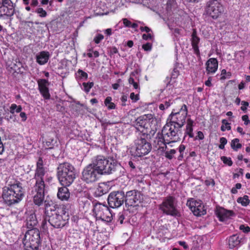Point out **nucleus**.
I'll list each match as a JSON object with an SVG mask.
<instances>
[{
    "mask_svg": "<svg viewBox=\"0 0 250 250\" xmlns=\"http://www.w3.org/2000/svg\"><path fill=\"white\" fill-rule=\"evenodd\" d=\"M44 221H48L54 228H62L68 223L69 216L66 214L63 207H58L52 201L46 200L44 201Z\"/></svg>",
    "mask_w": 250,
    "mask_h": 250,
    "instance_id": "nucleus-1",
    "label": "nucleus"
},
{
    "mask_svg": "<svg viewBox=\"0 0 250 250\" xmlns=\"http://www.w3.org/2000/svg\"><path fill=\"white\" fill-rule=\"evenodd\" d=\"M182 136V128L168 122L163 127L161 132L157 134L156 139L158 145L164 144L167 147V144L179 141Z\"/></svg>",
    "mask_w": 250,
    "mask_h": 250,
    "instance_id": "nucleus-2",
    "label": "nucleus"
},
{
    "mask_svg": "<svg viewBox=\"0 0 250 250\" xmlns=\"http://www.w3.org/2000/svg\"><path fill=\"white\" fill-rule=\"evenodd\" d=\"M24 195V190L22 187V184L17 181L5 187L2 194L4 201L8 206L19 203Z\"/></svg>",
    "mask_w": 250,
    "mask_h": 250,
    "instance_id": "nucleus-3",
    "label": "nucleus"
},
{
    "mask_svg": "<svg viewBox=\"0 0 250 250\" xmlns=\"http://www.w3.org/2000/svg\"><path fill=\"white\" fill-rule=\"evenodd\" d=\"M93 165L97 168L101 175L112 174L120 167V164L113 157H106L103 155H97L92 158Z\"/></svg>",
    "mask_w": 250,
    "mask_h": 250,
    "instance_id": "nucleus-4",
    "label": "nucleus"
},
{
    "mask_svg": "<svg viewBox=\"0 0 250 250\" xmlns=\"http://www.w3.org/2000/svg\"><path fill=\"white\" fill-rule=\"evenodd\" d=\"M57 177L60 184L63 186H69L76 177V170L70 163L63 162L57 167Z\"/></svg>",
    "mask_w": 250,
    "mask_h": 250,
    "instance_id": "nucleus-5",
    "label": "nucleus"
},
{
    "mask_svg": "<svg viewBox=\"0 0 250 250\" xmlns=\"http://www.w3.org/2000/svg\"><path fill=\"white\" fill-rule=\"evenodd\" d=\"M24 249L26 250H37L41 244L40 232L37 229L28 230L22 240Z\"/></svg>",
    "mask_w": 250,
    "mask_h": 250,
    "instance_id": "nucleus-6",
    "label": "nucleus"
},
{
    "mask_svg": "<svg viewBox=\"0 0 250 250\" xmlns=\"http://www.w3.org/2000/svg\"><path fill=\"white\" fill-rule=\"evenodd\" d=\"M222 0H208L205 7V14L213 20L219 18L224 12Z\"/></svg>",
    "mask_w": 250,
    "mask_h": 250,
    "instance_id": "nucleus-7",
    "label": "nucleus"
},
{
    "mask_svg": "<svg viewBox=\"0 0 250 250\" xmlns=\"http://www.w3.org/2000/svg\"><path fill=\"white\" fill-rule=\"evenodd\" d=\"M176 199L174 196H168L165 197L160 205L159 209L167 215L173 217H180V212L176 208Z\"/></svg>",
    "mask_w": 250,
    "mask_h": 250,
    "instance_id": "nucleus-8",
    "label": "nucleus"
},
{
    "mask_svg": "<svg viewBox=\"0 0 250 250\" xmlns=\"http://www.w3.org/2000/svg\"><path fill=\"white\" fill-rule=\"evenodd\" d=\"M93 215L96 219L109 222L111 221L112 215L109 208L104 204L99 202H93Z\"/></svg>",
    "mask_w": 250,
    "mask_h": 250,
    "instance_id": "nucleus-9",
    "label": "nucleus"
},
{
    "mask_svg": "<svg viewBox=\"0 0 250 250\" xmlns=\"http://www.w3.org/2000/svg\"><path fill=\"white\" fill-rule=\"evenodd\" d=\"M101 175L97 170V168L92 163L85 167L82 171V179L87 184L92 183L97 181Z\"/></svg>",
    "mask_w": 250,
    "mask_h": 250,
    "instance_id": "nucleus-10",
    "label": "nucleus"
},
{
    "mask_svg": "<svg viewBox=\"0 0 250 250\" xmlns=\"http://www.w3.org/2000/svg\"><path fill=\"white\" fill-rule=\"evenodd\" d=\"M187 115V106L186 104H183L179 111L175 113L171 112L168 119L169 120V123L182 128L185 124Z\"/></svg>",
    "mask_w": 250,
    "mask_h": 250,
    "instance_id": "nucleus-11",
    "label": "nucleus"
},
{
    "mask_svg": "<svg viewBox=\"0 0 250 250\" xmlns=\"http://www.w3.org/2000/svg\"><path fill=\"white\" fill-rule=\"evenodd\" d=\"M135 155L137 157H142L147 154L152 149L150 143L143 136L135 140Z\"/></svg>",
    "mask_w": 250,
    "mask_h": 250,
    "instance_id": "nucleus-12",
    "label": "nucleus"
},
{
    "mask_svg": "<svg viewBox=\"0 0 250 250\" xmlns=\"http://www.w3.org/2000/svg\"><path fill=\"white\" fill-rule=\"evenodd\" d=\"M157 120L154 115L151 114H145L138 117L136 120V128L141 132L142 130L149 129V127L156 124Z\"/></svg>",
    "mask_w": 250,
    "mask_h": 250,
    "instance_id": "nucleus-13",
    "label": "nucleus"
},
{
    "mask_svg": "<svg viewBox=\"0 0 250 250\" xmlns=\"http://www.w3.org/2000/svg\"><path fill=\"white\" fill-rule=\"evenodd\" d=\"M35 181L33 191L36 193L33 196V201L36 205L40 206L42 204L44 198L45 184L44 181Z\"/></svg>",
    "mask_w": 250,
    "mask_h": 250,
    "instance_id": "nucleus-14",
    "label": "nucleus"
},
{
    "mask_svg": "<svg viewBox=\"0 0 250 250\" xmlns=\"http://www.w3.org/2000/svg\"><path fill=\"white\" fill-rule=\"evenodd\" d=\"M125 193L123 191L111 192L108 197V204L110 208H118L125 202Z\"/></svg>",
    "mask_w": 250,
    "mask_h": 250,
    "instance_id": "nucleus-15",
    "label": "nucleus"
},
{
    "mask_svg": "<svg viewBox=\"0 0 250 250\" xmlns=\"http://www.w3.org/2000/svg\"><path fill=\"white\" fill-rule=\"evenodd\" d=\"M187 205L196 216H200L206 213V210L201 200L197 201L191 198L188 200Z\"/></svg>",
    "mask_w": 250,
    "mask_h": 250,
    "instance_id": "nucleus-16",
    "label": "nucleus"
},
{
    "mask_svg": "<svg viewBox=\"0 0 250 250\" xmlns=\"http://www.w3.org/2000/svg\"><path fill=\"white\" fill-rule=\"evenodd\" d=\"M140 197V192L136 190H132L127 191L125 194V203L126 206H135L136 203L139 201Z\"/></svg>",
    "mask_w": 250,
    "mask_h": 250,
    "instance_id": "nucleus-17",
    "label": "nucleus"
},
{
    "mask_svg": "<svg viewBox=\"0 0 250 250\" xmlns=\"http://www.w3.org/2000/svg\"><path fill=\"white\" fill-rule=\"evenodd\" d=\"M26 221L25 226L28 229H36L35 227L38 224V220L35 213V210L31 209L25 212Z\"/></svg>",
    "mask_w": 250,
    "mask_h": 250,
    "instance_id": "nucleus-18",
    "label": "nucleus"
},
{
    "mask_svg": "<svg viewBox=\"0 0 250 250\" xmlns=\"http://www.w3.org/2000/svg\"><path fill=\"white\" fill-rule=\"evenodd\" d=\"M39 90L42 96L46 100L50 99V94L49 93L48 86L49 82L45 79H39L37 81Z\"/></svg>",
    "mask_w": 250,
    "mask_h": 250,
    "instance_id": "nucleus-19",
    "label": "nucleus"
},
{
    "mask_svg": "<svg viewBox=\"0 0 250 250\" xmlns=\"http://www.w3.org/2000/svg\"><path fill=\"white\" fill-rule=\"evenodd\" d=\"M45 170L43 167V161L40 158L37 163V168L34 177L35 181H44Z\"/></svg>",
    "mask_w": 250,
    "mask_h": 250,
    "instance_id": "nucleus-20",
    "label": "nucleus"
},
{
    "mask_svg": "<svg viewBox=\"0 0 250 250\" xmlns=\"http://www.w3.org/2000/svg\"><path fill=\"white\" fill-rule=\"evenodd\" d=\"M15 14V7L13 2L8 5H3L0 6V18L3 16L11 17Z\"/></svg>",
    "mask_w": 250,
    "mask_h": 250,
    "instance_id": "nucleus-21",
    "label": "nucleus"
},
{
    "mask_svg": "<svg viewBox=\"0 0 250 250\" xmlns=\"http://www.w3.org/2000/svg\"><path fill=\"white\" fill-rule=\"evenodd\" d=\"M216 214L221 221H225L233 215V212L223 208H217Z\"/></svg>",
    "mask_w": 250,
    "mask_h": 250,
    "instance_id": "nucleus-22",
    "label": "nucleus"
},
{
    "mask_svg": "<svg viewBox=\"0 0 250 250\" xmlns=\"http://www.w3.org/2000/svg\"><path fill=\"white\" fill-rule=\"evenodd\" d=\"M206 71L208 74H214L218 68V61L215 58H210L206 63Z\"/></svg>",
    "mask_w": 250,
    "mask_h": 250,
    "instance_id": "nucleus-23",
    "label": "nucleus"
},
{
    "mask_svg": "<svg viewBox=\"0 0 250 250\" xmlns=\"http://www.w3.org/2000/svg\"><path fill=\"white\" fill-rule=\"evenodd\" d=\"M49 56L48 52L42 51L36 55V62L40 65H43L48 62Z\"/></svg>",
    "mask_w": 250,
    "mask_h": 250,
    "instance_id": "nucleus-24",
    "label": "nucleus"
},
{
    "mask_svg": "<svg viewBox=\"0 0 250 250\" xmlns=\"http://www.w3.org/2000/svg\"><path fill=\"white\" fill-rule=\"evenodd\" d=\"M67 187L63 186L58 189L57 196L59 199L62 201H68L70 197V192Z\"/></svg>",
    "mask_w": 250,
    "mask_h": 250,
    "instance_id": "nucleus-25",
    "label": "nucleus"
},
{
    "mask_svg": "<svg viewBox=\"0 0 250 250\" xmlns=\"http://www.w3.org/2000/svg\"><path fill=\"white\" fill-rule=\"evenodd\" d=\"M156 127L155 126V124H153V126H151V127H149V129L145 130H142L141 132H142V134L141 136L145 137L148 141L153 136L156 132Z\"/></svg>",
    "mask_w": 250,
    "mask_h": 250,
    "instance_id": "nucleus-26",
    "label": "nucleus"
},
{
    "mask_svg": "<svg viewBox=\"0 0 250 250\" xmlns=\"http://www.w3.org/2000/svg\"><path fill=\"white\" fill-rule=\"evenodd\" d=\"M240 243L239 237L237 234L230 236L229 239V246L230 249H233L239 246Z\"/></svg>",
    "mask_w": 250,
    "mask_h": 250,
    "instance_id": "nucleus-27",
    "label": "nucleus"
},
{
    "mask_svg": "<svg viewBox=\"0 0 250 250\" xmlns=\"http://www.w3.org/2000/svg\"><path fill=\"white\" fill-rule=\"evenodd\" d=\"M193 124V121L190 118L188 119L185 133L188 135L190 138H193L194 137L192 128Z\"/></svg>",
    "mask_w": 250,
    "mask_h": 250,
    "instance_id": "nucleus-28",
    "label": "nucleus"
},
{
    "mask_svg": "<svg viewBox=\"0 0 250 250\" xmlns=\"http://www.w3.org/2000/svg\"><path fill=\"white\" fill-rule=\"evenodd\" d=\"M239 142V139L235 138L233 139L231 142V147L235 151H237L238 149L242 147V145Z\"/></svg>",
    "mask_w": 250,
    "mask_h": 250,
    "instance_id": "nucleus-29",
    "label": "nucleus"
},
{
    "mask_svg": "<svg viewBox=\"0 0 250 250\" xmlns=\"http://www.w3.org/2000/svg\"><path fill=\"white\" fill-rule=\"evenodd\" d=\"M22 110L21 105H17L15 104H12L10 107V112L13 114L15 112L16 113H20Z\"/></svg>",
    "mask_w": 250,
    "mask_h": 250,
    "instance_id": "nucleus-30",
    "label": "nucleus"
},
{
    "mask_svg": "<svg viewBox=\"0 0 250 250\" xmlns=\"http://www.w3.org/2000/svg\"><path fill=\"white\" fill-rule=\"evenodd\" d=\"M200 39L197 36V32L195 29H193L191 35V44L192 45H198Z\"/></svg>",
    "mask_w": 250,
    "mask_h": 250,
    "instance_id": "nucleus-31",
    "label": "nucleus"
},
{
    "mask_svg": "<svg viewBox=\"0 0 250 250\" xmlns=\"http://www.w3.org/2000/svg\"><path fill=\"white\" fill-rule=\"evenodd\" d=\"M237 202L240 203L242 206L246 207L250 203L249 197L247 195H245L243 197H239L237 199Z\"/></svg>",
    "mask_w": 250,
    "mask_h": 250,
    "instance_id": "nucleus-32",
    "label": "nucleus"
},
{
    "mask_svg": "<svg viewBox=\"0 0 250 250\" xmlns=\"http://www.w3.org/2000/svg\"><path fill=\"white\" fill-rule=\"evenodd\" d=\"M97 192H98L99 195L101 196L108 192V188L106 185L102 184L99 186L97 188Z\"/></svg>",
    "mask_w": 250,
    "mask_h": 250,
    "instance_id": "nucleus-33",
    "label": "nucleus"
},
{
    "mask_svg": "<svg viewBox=\"0 0 250 250\" xmlns=\"http://www.w3.org/2000/svg\"><path fill=\"white\" fill-rule=\"evenodd\" d=\"M137 72H133L131 73L130 75V77L129 78L128 82L129 83L131 84H132L134 88L136 89H138L139 88V85L137 83L135 82L133 76H135V74H137Z\"/></svg>",
    "mask_w": 250,
    "mask_h": 250,
    "instance_id": "nucleus-34",
    "label": "nucleus"
},
{
    "mask_svg": "<svg viewBox=\"0 0 250 250\" xmlns=\"http://www.w3.org/2000/svg\"><path fill=\"white\" fill-rule=\"evenodd\" d=\"M222 123L223 125L221 126V130L222 131H225L226 130H229L231 129L230 124L227 122L226 119L222 120Z\"/></svg>",
    "mask_w": 250,
    "mask_h": 250,
    "instance_id": "nucleus-35",
    "label": "nucleus"
},
{
    "mask_svg": "<svg viewBox=\"0 0 250 250\" xmlns=\"http://www.w3.org/2000/svg\"><path fill=\"white\" fill-rule=\"evenodd\" d=\"M83 89L86 93H88L90 89L93 86L94 83L93 82L83 83Z\"/></svg>",
    "mask_w": 250,
    "mask_h": 250,
    "instance_id": "nucleus-36",
    "label": "nucleus"
},
{
    "mask_svg": "<svg viewBox=\"0 0 250 250\" xmlns=\"http://www.w3.org/2000/svg\"><path fill=\"white\" fill-rule=\"evenodd\" d=\"M32 12L37 13L42 18H44L47 16V12L41 7L37 8L35 11L32 10Z\"/></svg>",
    "mask_w": 250,
    "mask_h": 250,
    "instance_id": "nucleus-37",
    "label": "nucleus"
},
{
    "mask_svg": "<svg viewBox=\"0 0 250 250\" xmlns=\"http://www.w3.org/2000/svg\"><path fill=\"white\" fill-rule=\"evenodd\" d=\"M178 75V72L177 70H173V72L171 74V77L170 78V81H169V78L167 77L166 81H167V86L168 85L170 84V82L172 81V79H175Z\"/></svg>",
    "mask_w": 250,
    "mask_h": 250,
    "instance_id": "nucleus-38",
    "label": "nucleus"
},
{
    "mask_svg": "<svg viewBox=\"0 0 250 250\" xmlns=\"http://www.w3.org/2000/svg\"><path fill=\"white\" fill-rule=\"evenodd\" d=\"M175 149H170L169 151H167L165 152V156L169 159L171 160L173 158V155L176 153Z\"/></svg>",
    "mask_w": 250,
    "mask_h": 250,
    "instance_id": "nucleus-39",
    "label": "nucleus"
},
{
    "mask_svg": "<svg viewBox=\"0 0 250 250\" xmlns=\"http://www.w3.org/2000/svg\"><path fill=\"white\" fill-rule=\"evenodd\" d=\"M221 79L224 80L226 79H229L230 78L231 74V73L229 72H227L226 69H223L221 71Z\"/></svg>",
    "mask_w": 250,
    "mask_h": 250,
    "instance_id": "nucleus-40",
    "label": "nucleus"
},
{
    "mask_svg": "<svg viewBox=\"0 0 250 250\" xmlns=\"http://www.w3.org/2000/svg\"><path fill=\"white\" fill-rule=\"evenodd\" d=\"M171 104V101L169 100L168 101H166L164 103L161 104L159 107L161 110H164L169 107Z\"/></svg>",
    "mask_w": 250,
    "mask_h": 250,
    "instance_id": "nucleus-41",
    "label": "nucleus"
},
{
    "mask_svg": "<svg viewBox=\"0 0 250 250\" xmlns=\"http://www.w3.org/2000/svg\"><path fill=\"white\" fill-rule=\"evenodd\" d=\"M221 160L223 162L224 164L228 165L229 166H231L232 165V161H231V158L229 157L222 156L221 157Z\"/></svg>",
    "mask_w": 250,
    "mask_h": 250,
    "instance_id": "nucleus-42",
    "label": "nucleus"
},
{
    "mask_svg": "<svg viewBox=\"0 0 250 250\" xmlns=\"http://www.w3.org/2000/svg\"><path fill=\"white\" fill-rule=\"evenodd\" d=\"M219 142L220 144L219 146V148L221 149H223L225 148V146L227 143V140L225 137H221L220 138Z\"/></svg>",
    "mask_w": 250,
    "mask_h": 250,
    "instance_id": "nucleus-43",
    "label": "nucleus"
},
{
    "mask_svg": "<svg viewBox=\"0 0 250 250\" xmlns=\"http://www.w3.org/2000/svg\"><path fill=\"white\" fill-rule=\"evenodd\" d=\"M104 36L101 34L97 35L94 39V41L96 44L99 43L104 39Z\"/></svg>",
    "mask_w": 250,
    "mask_h": 250,
    "instance_id": "nucleus-44",
    "label": "nucleus"
},
{
    "mask_svg": "<svg viewBox=\"0 0 250 250\" xmlns=\"http://www.w3.org/2000/svg\"><path fill=\"white\" fill-rule=\"evenodd\" d=\"M77 73L81 79H84L85 80L87 79L88 75L86 72L79 69Z\"/></svg>",
    "mask_w": 250,
    "mask_h": 250,
    "instance_id": "nucleus-45",
    "label": "nucleus"
},
{
    "mask_svg": "<svg viewBox=\"0 0 250 250\" xmlns=\"http://www.w3.org/2000/svg\"><path fill=\"white\" fill-rule=\"evenodd\" d=\"M142 48L146 51H150L152 49V44L149 42H147L145 44H143Z\"/></svg>",
    "mask_w": 250,
    "mask_h": 250,
    "instance_id": "nucleus-46",
    "label": "nucleus"
},
{
    "mask_svg": "<svg viewBox=\"0 0 250 250\" xmlns=\"http://www.w3.org/2000/svg\"><path fill=\"white\" fill-rule=\"evenodd\" d=\"M240 230H242L244 232L247 233L250 231V228L248 226H245L244 225H241L239 227Z\"/></svg>",
    "mask_w": 250,
    "mask_h": 250,
    "instance_id": "nucleus-47",
    "label": "nucleus"
},
{
    "mask_svg": "<svg viewBox=\"0 0 250 250\" xmlns=\"http://www.w3.org/2000/svg\"><path fill=\"white\" fill-rule=\"evenodd\" d=\"M142 38L144 40H153V37L152 35H151V34H149V33H148L147 34H143V36H142Z\"/></svg>",
    "mask_w": 250,
    "mask_h": 250,
    "instance_id": "nucleus-48",
    "label": "nucleus"
},
{
    "mask_svg": "<svg viewBox=\"0 0 250 250\" xmlns=\"http://www.w3.org/2000/svg\"><path fill=\"white\" fill-rule=\"evenodd\" d=\"M125 217L123 213H119L118 214V221L120 222L121 224L123 223L124 220L125 219Z\"/></svg>",
    "mask_w": 250,
    "mask_h": 250,
    "instance_id": "nucleus-49",
    "label": "nucleus"
},
{
    "mask_svg": "<svg viewBox=\"0 0 250 250\" xmlns=\"http://www.w3.org/2000/svg\"><path fill=\"white\" fill-rule=\"evenodd\" d=\"M241 104L243 105L241 107V109L244 111H246L247 106L249 105V103L244 101L241 102Z\"/></svg>",
    "mask_w": 250,
    "mask_h": 250,
    "instance_id": "nucleus-50",
    "label": "nucleus"
},
{
    "mask_svg": "<svg viewBox=\"0 0 250 250\" xmlns=\"http://www.w3.org/2000/svg\"><path fill=\"white\" fill-rule=\"evenodd\" d=\"M242 119L243 121H244V124L245 125H248L250 123V121L249 119V117L247 115H243L242 117Z\"/></svg>",
    "mask_w": 250,
    "mask_h": 250,
    "instance_id": "nucleus-51",
    "label": "nucleus"
},
{
    "mask_svg": "<svg viewBox=\"0 0 250 250\" xmlns=\"http://www.w3.org/2000/svg\"><path fill=\"white\" fill-rule=\"evenodd\" d=\"M130 99L133 100L134 102H136L139 100L138 95H135L134 93H131L130 95Z\"/></svg>",
    "mask_w": 250,
    "mask_h": 250,
    "instance_id": "nucleus-52",
    "label": "nucleus"
},
{
    "mask_svg": "<svg viewBox=\"0 0 250 250\" xmlns=\"http://www.w3.org/2000/svg\"><path fill=\"white\" fill-rule=\"evenodd\" d=\"M128 97L127 95H123L121 98L122 102V105L125 106L126 105L125 102L127 101Z\"/></svg>",
    "mask_w": 250,
    "mask_h": 250,
    "instance_id": "nucleus-53",
    "label": "nucleus"
},
{
    "mask_svg": "<svg viewBox=\"0 0 250 250\" xmlns=\"http://www.w3.org/2000/svg\"><path fill=\"white\" fill-rule=\"evenodd\" d=\"M123 23L125 26L130 27L131 22L126 18L123 19Z\"/></svg>",
    "mask_w": 250,
    "mask_h": 250,
    "instance_id": "nucleus-54",
    "label": "nucleus"
},
{
    "mask_svg": "<svg viewBox=\"0 0 250 250\" xmlns=\"http://www.w3.org/2000/svg\"><path fill=\"white\" fill-rule=\"evenodd\" d=\"M205 184L207 186L212 185L214 186L215 185V182L213 179L207 180L205 181Z\"/></svg>",
    "mask_w": 250,
    "mask_h": 250,
    "instance_id": "nucleus-55",
    "label": "nucleus"
},
{
    "mask_svg": "<svg viewBox=\"0 0 250 250\" xmlns=\"http://www.w3.org/2000/svg\"><path fill=\"white\" fill-rule=\"evenodd\" d=\"M197 138L199 139V140H203L204 138V134L201 131H199L198 132H197V136L195 138V139H197Z\"/></svg>",
    "mask_w": 250,
    "mask_h": 250,
    "instance_id": "nucleus-56",
    "label": "nucleus"
},
{
    "mask_svg": "<svg viewBox=\"0 0 250 250\" xmlns=\"http://www.w3.org/2000/svg\"><path fill=\"white\" fill-rule=\"evenodd\" d=\"M11 0H0V6L4 4L8 5V4L12 2Z\"/></svg>",
    "mask_w": 250,
    "mask_h": 250,
    "instance_id": "nucleus-57",
    "label": "nucleus"
},
{
    "mask_svg": "<svg viewBox=\"0 0 250 250\" xmlns=\"http://www.w3.org/2000/svg\"><path fill=\"white\" fill-rule=\"evenodd\" d=\"M178 243L181 246L183 247L185 249H188V246L185 241H179Z\"/></svg>",
    "mask_w": 250,
    "mask_h": 250,
    "instance_id": "nucleus-58",
    "label": "nucleus"
},
{
    "mask_svg": "<svg viewBox=\"0 0 250 250\" xmlns=\"http://www.w3.org/2000/svg\"><path fill=\"white\" fill-rule=\"evenodd\" d=\"M140 30L142 32L145 31L146 33H149L150 31H151V29L147 26H145V27L141 26L140 27Z\"/></svg>",
    "mask_w": 250,
    "mask_h": 250,
    "instance_id": "nucleus-59",
    "label": "nucleus"
},
{
    "mask_svg": "<svg viewBox=\"0 0 250 250\" xmlns=\"http://www.w3.org/2000/svg\"><path fill=\"white\" fill-rule=\"evenodd\" d=\"M192 46L193 49H194L195 53L196 54H197V55H199L200 54V52H199V49L198 45H193Z\"/></svg>",
    "mask_w": 250,
    "mask_h": 250,
    "instance_id": "nucleus-60",
    "label": "nucleus"
},
{
    "mask_svg": "<svg viewBox=\"0 0 250 250\" xmlns=\"http://www.w3.org/2000/svg\"><path fill=\"white\" fill-rule=\"evenodd\" d=\"M112 98L111 97H107L106 98L104 101V104L106 106H107L109 104L111 103Z\"/></svg>",
    "mask_w": 250,
    "mask_h": 250,
    "instance_id": "nucleus-61",
    "label": "nucleus"
},
{
    "mask_svg": "<svg viewBox=\"0 0 250 250\" xmlns=\"http://www.w3.org/2000/svg\"><path fill=\"white\" fill-rule=\"evenodd\" d=\"M211 80H212V78L211 77H209L208 78V80L205 82L206 85H207V86H208V87L211 86H212V84H211Z\"/></svg>",
    "mask_w": 250,
    "mask_h": 250,
    "instance_id": "nucleus-62",
    "label": "nucleus"
},
{
    "mask_svg": "<svg viewBox=\"0 0 250 250\" xmlns=\"http://www.w3.org/2000/svg\"><path fill=\"white\" fill-rule=\"evenodd\" d=\"M20 113V116L21 118L22 121H26V120L27 119V116H26V115L25 113V112H21Z\"/></svg>",
    "mask_w": 250,
    "mask_h": 250,
    "instance_id": "nucleus-63",
    "label": "nucleus"
},
{
    "mask_svg": "<svg viewBox=\"0 0 250 250\" xmlns=\"http://www.w3.org/2000/svg\"><path fill=\"white\" fill-rule=\"evenodd\" d=\"M39 2L37 0H31V6L32 7H36L38 5Z\"/></svg>",
    "mask_w": 250,
    "mask_h": 250,
    "instance_id": "nucleus-64",
    "label": "nucleus"
}]
</instances>
